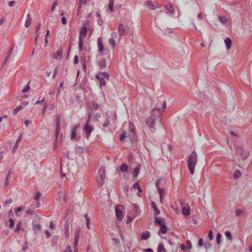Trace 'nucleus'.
Returning <instances> with one entry per match:
<instances>
[{"mask_svg":"<svg viewBox=\"0 0 252 252\" xmlns=\"http://www.w3.org/2000/svg\"><path fill=\"white\" fill-rule=\"evenodd\" d=\"M166 13L165 12H160L157 15L155 19L156 24L159 29L163 32V34L171 32V29L167 28L161 20L162 18H164L166 17Z\"/></svg>","mask_w":252,"mask_h":252,"instance_id":"obj_1","label":"nucleus"},{"mask_svg":"<svg viewBox=\"0 0 252 252\" xmlns=\"http://www.w3.org/2000/svg\"><path fill=\"white\" fill-rule=\"evenodd\" d=\"M197 162V154L195 151L191 152L189 156L187 161V166L191 175L194 173V169Z\"/></svg>","mask_w":252,"mask_h":252,"instance_id":"obj_2","label":"nucleus"},{"mask_svg":"<svg viewBox=\"0 0 252 252\" xmlns=\"http://www.w3.org/2000/svg\"><path fill=\"white\" fill-rule=\"evenodd\" d=\"M166 106V102L165 100H158L155 108L152 111V115L157 118H159L161 113L163 112Z\"/></svg>","mask_w":252,"mask_h":252,"instance_id":"obj_3","label":"nucleus"},{"mask_svg":"<svg viewBox=\"0 0 252 252\" xmlns=\"http://www.w3.org/2000/svg\"><path fill=\"white\" fill-rule=\"evenodd\" d=\"M105 168L101 166L98 171L96 180L99 186H102L104 183V178L105 176Z\"/></svg>","mask_w":252,"mask_h":252,"instance_id":"obj_4","label":"nucleus"},{"mask_svg":"<svg viewBox=\"0 0 252 252\" xmlns=\"http://www.w3.org/2000/svg\"><path fill=\"white\" fill-rule=\"evenodd\" d=\"M236 156L240 157L243 160H245L249 156V153L244 148L238 146L236 149Z\"/></svg>","mask_w":252,"mask_h":252,"instance_id":"obj_5","label":"nucleus"},{"mask_svg":"<svg viewBox=\"0 0 252 252\" xmlns=\"http://www.w3.org/2000/svg\"><path fill=\"white\" fill-rule=\"evenodd\" d=\"M90 119V117L89 116V119L86 121L84 127V130L85 132V136L87 139H89L91 133L94 129L92 125L91 124Z\"/></svg>","mask_w":252,"mask_h":252,"instance_id":"obj_6","label":"nucleus"},{"mask_svg":"<svg viewBox=\"0 0 252 252\" xmlns=\"http://www.w3.org/2000/svg\"><path fill=\"white\" fill-rule=\"evenodd\" d=\"M133 209L134 211V214H131L130 212L128 213L127 216V220L126 221V223H130L137 216H138L140 214L138 206L135 204H133Z\"/></svg>","mask_w":252,"mask_h":252,"instance_id":"obj_7","label":"nucleus"},{"mask_svg":"<svg viewBox=\"0 0 252 252\" xmlns=\"http://www.w3.org/2000/svg\"><path fill=\"white\" fill-rule=\"evenodd\" d=\"M159 118L156 117L154 116H151L150 117H148L146 120V125L150 128V131L151 132H153L155 130V128L154 126L155 124V122L156 120H158Z\"/></svg>","mask_w":252,"mask_h":252,"instance_id":"obj_8","label":"nucleus"},{"mask_svg":"<svg viewBox=\"0 0 252 252\" xmlns=\"http://www.w3.org/2000/svg\"><path fill=\"white\" fill-rule=\"evenodd\" d=\"M79 240L74 239L73 245V251H72L71 248L70 246L67 245L66 248L64 249L63 252H78V244Z\"/></svg>","mask_w":252,"mask_h":252,"instance_id":"obj_9","label":"nucleus"},{"mask_svg":"<svg viewBox=\"0 0 252 252\" xmlns=\"http://www.w3.org/2000/svg\"><path fill=\"white\" fill-rule=\"evenodd\" d=\"M127 26L128 24L126 22L124 23L119 24L118 28V31L120 37H121L125 34V32L126 31V30L127 29Z\"/></svg>","mask_w":252,"mask_h":252,"instance_id":"obj_10","label":"nucleus"},{"mask_svg":"<svg viewBox=\"0 0 252 252\" xmlns=\"http://www.w3.org/2000/svg\"><path fill=\"white\" fill-rule=\"evenodd\" d=\"M79 125H76L73 126L71 133V140H78L80 139V137L76 135L77 130L79 128Z\"/></svg>","mask_w":252,"mask_h":252,"instance_id":"obj_11","label":"nucleus"},{"mask_svg":"<svg viewBox=\"0 0 252 252\" xmlns=\"http://www.w3.org/2000/svg\"><path fill=\"white\" fill-rule=\"evenodd\" d=\"M182 213L185 216H189L190 214V207L188 204L181 203Z\"/></svg>","mask_w":252,"mask_h":252,"instance_id":"obj_12","label":"nucleus"},{"mask_svg":"<svg viewBox=\"0 0 252 252\" xmlns=\"http://www.w3.org/2000/svg\"><path fill=\"white\" fill-rule=\"evenodd\" d=\"M87 30L86 27L83 26L80 32L79 40H83V39L86 36Z\"/></svg>","mask_w":252,"mask_h":252,"instance_id":"obj_13","label":"nucleus"},{"mask_svg":"<svg viewBox=\"0 0 252 252\" xmlns=\"http://www.w3.org/2000/svg\"><path fill=\"white\" fill-rule=\"evenodd\" d=\"M115 213L118 220H121L123 219V214L122 212L119 209V206L115 207Z\"/></svg>","mask_w":252,"mask_h":252,"instance_id":"obj_14","label":"nucleus"},{"mask_svg":"<svg viewBox=\"0 0 252 252\" xmlns=\"http://www.w3.org/2000/svg\"><path fill=\"white\" fill-rule=\"evenodd\" d=\"M64 235L66 238H68L70 235V225L66 223L64 225Z\"/></svg>","mask_w":252,"mask_h":252,"instance_id":"obj_15","label":"nucleus"},{"mask_svg":"<svg viewBox=\"0 0 252 252\" xmlns=\"http://www.w3.org/2000/svg\"><path fill=\"white\" fill-rule=\"evenodd\" d=\"M24 228L23 227V224L21 222H18L16 226L14 231L16 233H20L21 232H23Z\"/></svg>","mask_w":252,"mask_h":252,"instance_id":"obj_16","label":"nucleus"},{"mask_svg":"<svg viewBox=\"0 0 252 252\" xmlns=\"http://www.w3.org/2000/svg\"><path fill=\"white\" fill-rule=\"evenodd\" d=\"M95 78L98 80L100 84V87H102L103 86H105L106 84V82L104 80V78L101 76H100V75L96 74L95 75Z\"/></svg>","mask_w":252,"mask_h":252,"instance_id":"obj_17","label":"nucleus"},{"mask_svg":"<svg viewBox=\"0 0 252 252\" xmlns=\"http://www.w3.org/2000/svg\"><path fill=\"white\" fill-rule=\"evenodd\" d=\"M13 50V47H11L8 52L7 53L6 57H5L4 61L3 62V64H5L9 59L11 54H12V52Z\"/></svg>","mask_w":252,"mask_h":252,"instance_id":"obj_18","label":"nucleus"},{"mask_svg":"<svg viewBox=\"0 0 252 252\" xmlns=\"http://www.w3.org/2000/svg\"><path fill=\"white\" fill-rule=\"evenodd\" d=\"M97 47L99 52H102L104 51L103 46L101 40L99 37L97 39Z\"/></svg>","mask_w":252,"mask_h":252,"instance_id":"obj_19","label":"nucleus"},{"mask_svg":"<svg viewBox=\"0 0 252 252\" xmlns=\"http://www.w3.org/2000/svg\"><path fill=\"white\" fill-rule=\"evenodd\" d=\"M140 169V166L138 165L136 168H135L133 171L132 172V175L133 177H136L139 173Z\"/></svg>","mask_w":252,"mask_h":252,"instance_id":"obj_20","label":"nucleus"},{"mask_svg":"<svg viewBox=\"0 0 252 252\" xmlns=\"http://www.w3.org/2000/svg\"><path fill=\"white\" fill-rule=\"evenodd\" d=\"M145 6L151 10H154L156 8V7L154 6L153 2L152 1H148L146 2L145 3Z\"/></svg>","mask_w":252,"mask_h":252,"instance_id":"obj_21","label":"nucleus"},{"mask_svg":"<svg viewBox=\"0 0 252 252\" xmlns=\"http://www.w3.org/2000/svg\"><path fill=\"white\" fill-rule=\"evenodd\" d=\"M31 23V18L30 14H28L27 15L26 21L25 23V26L27 28L29 27Z\"/></svg>","mask_w":252,"mask_h":252,"instance_id":"obj_22","label":"nucleus"},{"mask_svg":"<svg viewBox=\"0 0 252 252\" xmlns=\"http://www.w3.org/2000/svg\"><path fill=\"white\" fill-rule=\"evenodd\" d=\"M113 6H114V0H109L108 3V10L110 12H112L113 11Z\"/></svg>","mask_w":252,"mask_h":252,"instance_id":"obj_23","label":"nucleus"},{"mask_svg":"<svg viewBox=\"0 0 252 252\" xmlns=\"http://www.w3.org/2000/svg\"><path fill=\"white\" fill-rule=\"evenodd\" d=\"M152 206L154 210L155 215H158V214H159L160 213V211L158 209L156 204L153 201H152Z\"/></svg>","mask_w":252,"mask_h":252,"instance_id":"obj_24","label":"nucleus"},{"mask_svg":"<svg viewBox=\"0 0 252 252\" xmlns=\"http://www.w3.org/2000/svg\"><path fill=\"white\" fill-rule=\"evenodd\" d=\"M21 139H22V135H20L18 138H17L16 142H15V145H14L13 147V151H15L16 149L17 148L18 146V145H19V142H20V141L21 140Z\"/></svg>","mask_w":252,"mask_h":252,"instance_id":"obj_25","label":"nucleus"},{"mask_svg":"<svg viewBox=\"0 0 252 252\" xmlns=\"http://www.w3.org/2000/svg\"><path fill=\"white\" fill-rule=\"evenodd\" d=\"M166 9L168 10L171 14H174L175 10L173 8V6L171 4H168L166 6Z\"/></svg>","mask_w":252,"mask_h":252,"instance_id":"obj_26","label":"nucleus"},{"mask_svg":"<svg viewBox=\"0 0 252 252\" xmlns=\"http://www.w3.org/2000/svg\"><path fill=\"white\" fill-rule=\"evenodd\" d=\"M232 41L230 38H226L225 40V44L227 49H229L231 46Z\"/></svg>","mask_w":252,"mask_h":252,"instance_id":"obj_27","label":"nucleus"},{"mask_svg":"<svg viewBox=\"0 0 252 252\" xmlns=\"http://www.w3.org/2000/svg\"><path fill=\"white\" fill-rule=\"evenodd\" d=\"M127 165L125 163L122 164L120 167V171L123 173L126 172L127 170Z\"/></svg>","mask_w":252,"mask_h":252,"instance_id":"obj_28","label":"nucleus"},{"mask_svg":"<svg viewBox=\"0 0 252 252\" xmlns=\"http://www.w3.org/2000/svg\"><path fill=\"white\" fill-rule=\"evenodd\" d=\"M241 172L238 170H235L233 174V177L236 179H237L239 178H240L241 176Z\"/></svg>","mask_w":252,"mask_h":252,"instance_id":"obj_29","label":"nucleus"},{"mask_svg":"<svg viewBox=\"0 0 252 252\" xmlns=\"http://www.w3.org/2000/svg\"><path fill=\"white\" fill-rule=\"evenodd\" d=\"M81 234V232L80 229L76 230L74 232V239L79 240Z\"/></svg>","mask_w":252,"mask_h":252,"instance_id":"obj_30","label":"nucleus"},{"mask_svg":"<svg viewBox=\"0 0 252 252\" xmlns=\"http://www.w3.org/2000/svg\"><path fill=\"white\" fill-rule=\"evenodd\" d=\"M39 26H38L36 28V31H35V37H34V42L35 44H36L37 42V39H38V37L39 36V32H38V31H39Z\"/></svg>","mask_w":252,"mask_h":252,"instance_id":"obj_31","label":"nucleus"},{"mask_svg":"<svg viewBox=\"0 0 252 252\" xmlns=\"http://www.w3.org/2000/svg\"><path fill=\"white\" fill-rule=\"evenodd\" d=\"M158 252H166V250L162 244H159Z\"/></svg>","mask_w":252,"mask_h":252,"instance_id":"obj_32","label":"nucleus"},{"mask_svg":"<svg viewBox=\"0 0 252 252\" xmlns=\"http://www.w3.org/2000/svg\"><path fill=\"white\" fill-rule=\"evenodd\" d=\"M62 51L58 50L56 55L53 57V58L56 59H61L62 58Z\"/></svg>","mask_w":252,"mask_h":252,"instance_id":"obj_33","label":"nucleus"},{"mask_svg":"<svg viewBox=\"0 0 252 252\" xmlns=\"http://www.w3.org/2000/svg\"><path fill=\"white\" fill-rule=\"evenodd\" d=\"M149 237V232L148 231L143 233L141 235V238L143 240H146L148 239Z\"/></svg>","mask_w":252,"mask_h":252,"instance_id":"obj_34","label":"nucleus"},{"mask_svg":"<svg viewBox=\"0 0 252 252\" xmlns=\"http://www.w3.org/2000/svg\"><path fill=\"white\" fill-rule=\"evenodd\" d=\"M160 231L162 233H165L167 231V227L164 224L160 225Z\"/></svg>","mask_w":252,"mask_h":252,"instance_id":"obj_35","label":"nucleus"},{"mask_svg":"<svg viewBox=\"0 0 252 252\" xmlns=\"http://www.w3.org/2000/svg\"><path fill=\"white\" fill-rule=\"evenodd\" d=\"M108 43L111 46L112 48L113 49L115 45V39L113 38H110L108 40Z\"/></svg>","mask_w":252,"mask_h":252,"instance_id":"obj_36","label":"nucleus"},{"mask_svg":"<svg viewBox=\"0 0 252 252\" xmlns=\"http://www.w3.org/2000/svg\"><path fill=\"white\" fill-rule=\"evenodd\" d=\"M97 75H100V76H101L102 77H104L106 79H108V78H109V74L107 72H100Z\"/></svg>","mask_w":252,"mask_h":252,"instance_id":"obj_37","label":"nucleus"},{"mask_svg":"<svg viewBox=\"0 0 252 252\" xmlns=\"http://www.w3.org/2000/svg\"><path fill=\"white\" fill-rule=\"evenodd\" d=\"M220 21L223 24H226L227 22V19L223 16H219V17Z\"/></svg>","mask_w":252,"mask_h":252,"instance_id":"obj_38","label":"nucleus"},{"mask_svg":"<svg viewBox=\"0 0 252 252\" xmlns=\"http://www.w3.org/2000/svg\"><path fill=\"white\" fill-rule=\"evenodd\" d=\"M24 211V208L22 207H20L17 208L15 210V213L16 216H19V213L22 211Z\"/></svg>","mask_w":252,"mask_h":252,"instance_id":"obj_39","label":"nucleus"},{"mask_svg":"<svg viewBox=\"0 0 252 252\" xmlns=\"http://www.w3.org/2000/svg\"><path fill=\"white\" fill-rule=\"evenodd\" d=\"M23 107L21 106H19L15 108L13 111V113L14 115H16L19 111L21 110Z\"/></svg>","mask_w":252,"mask_h":252,"instance_id":"obj_40","label":"nucleus"},{"mask_svg":"<svg viewBox=\"0 0 252 252\" xmlns=\"http://www.w3.org/2000/svg\"><path fill=\"white\" fill-rule=\"evenodd\" d=\"M158 190H159V196H160V202H162L163 195L164 193V189H159Z\"/></svg>","mask_w":252,"mask_h":252,"instance_id":"obj_41","label":"nucleus"},{"mask_svg":"<svg viewBox=\"0 0 252 252\" xmlns=\"http://www.w3.org/2000/svg\"><path fill=\"white\" fill-rule=\"evenodd\" d=\"M155 222L158 223V224H159L160 225L161 224H162L163 223H162V219L161 218H159V217H156L155 219Z\"/></svg>","mask_w":252,"mask_h":252,"instance_id":"obj_42","label":"nucleus"},{"mask_svg":"<svg viewBox=\"0 0 252 252\" xmlns=\"http://www.w3.org/2000/svg\"><path fill=\"white\" fill-rule=\"evenodd\" d=\"M221 235L220 233H218L217 235V243L219 244L221 242Z\"/></svg>","mask_w":252,"mask_h":252,"instance_id":"obj_43","label":"nucleus"},{"mask_svg":"<svg viewBox=\"0 0 252 252\" xmlns=\"http://www.w3.org/2000/svg\"><path fill=\"white\" fill-rule=\"evenodd\" d=\"M243 210L240 209L236 210L235 215L237 216L241 215L243 213Z\"/></svg>","mask_w":252,"mask_h":252,"instance_id":"obj_44","label":"nucleus"},{"mask_svg":"<svg viewBox=\"0 0 252 252\" xmlns=\"http://www.w3.org/2000/svg\"><path fill=\"white\" fill-rule=\"evenodd\" d=\"M225 235L226 237L230 240H231L232 239L231 233L229 231H226L225 233Z\"/></svg>","mask_w":252,"mask_h":252,"instance_id":"obj_45","label":"nucleus"},{"mask_svg":"<svg viewBox=\"0 0 252 252\" xmlns=\"http://www.w3.org/2000/svg\"><path fill=\"white\" fill-rule=\"evenodd\" d=\"M85 217L86 221V225H87V227L88 229H90V225H89V223H90V219H89V218L88 217V216H87V215H85Z\"/></svg>","mask_w":252,"mask_h":252,"instance_id":"obj_46","label":"nucleus"},{"mask_svg":"<svg viewBox=\"0 0 252 252\" xmlns=\"http://www.w3.org/2000/svg\"><path fill=\"white\" fill-rule=\"evenodd\" d=\"M59 200L61 199V196H63V200L66 202V199H65V193L63 192H61V191H60L59 192Z\"/></svg>","mask_w":252,"mask_h":252,"instance_id":"obj_47","label":"nucleus"},{"mask_svg":"<svg viewBox=\"0 0 252 252\" xmlns=\"http://www.w3.org/2000/svg\"><path fill=\"white\" fill-rule=\"evenodd\" d=\"M109 125H110V121L108 119H107L103 125V127L104 128L107 127Z\"/></svg>","mask_w":252,"mask_h":252,"instance_id":"obj_48","label":"nucleus"},{"mask_svg":"<svg viewBox=\"0 0 252 252\" xmlns=\"http://www.w3.org/2000/svg\"><path fill=\"white\" fill-rule=\"evenodd\" d=\"M10 176V174H8L6 177V180L4 182V188H6V186L8 185L9 184V182H8V179L9 178Z\"/></svg>","mask_w":252,"mask_h":252,"instance_id":"obj_49","label":"nucleus"},{"mask_svg":"<svg viewBox=\"0 0 252 252\" xmlns=\"http://www.w3.org/2000/svg\"><path fill=\"white\" fill-rule=\"evenodd\" d=\"M40 195H41V194L39 192H36L34 196V199L35 200H38L39 199V197H40Z\"/></svg>","mask_w":252,"mask_h":252,"instance_id":"obj_50","label":"nucleus"},{"mask_svg":"<svg viewBox=\"0 0 252 252\" xmlns=\"http://www.w3.org/2000/svg\"><path fill=\"white\" fill-rule=\"evenodd\" d=\"M83 45V40H79L78 47L80 51L82 50V47Z\"/></svg>","mask_w":252,"mask_h":252,"instance_id":"obj_51","label":"nucleus"},{"mask_svg":"<svg viewBox=\"0 0 252 252\" xmlns=\"http://www.w3.org/2000/svg\"><path fill=\"white\" fill-rule=\"evenodd\" d=\"M208 237H209V239L211 240L213 239L214 236H213L212 230L209 231V233H208Z\"/></svg>","mask_w":252,"mask_h":252,"instance_id":"obj_52","label":"nucleus"},{"mask_svg":"<svg viewBox=\"0 0 252 252\" xmlns=\"http://www.w3.org/2000/svg\"><path fill=\"white\" fill-rule=\"evenodd\" d=\"M57 1H55L53 2V4H52V5L51 6V11H53L54 10V9H55L56 6H57Z\"/></svg>","mask_w":252,"mask_h":252,"instance_id":"obj_53","label":"nucleus"},{"mask_svg":"<svg viewBox=\"0 0 252 252\" xmlns=\"http://www.w3.org/2000/svg\"><path fill=\"white\" fill-rule=\"evenodd\" d=\"M9 227H12L14 225V222L13 219H10L9 220Z\"/></svg>","mask_w":252,"mask_h":252,"instance_id":"obj_54","label":"nucleus"},{"mask_svg":"<svg viewBox=\"0 0 252 252\" xmlns=\"http://www.w3.org/2000/svg\"><path fill=\"white\" fill-rule=\"evenodd\" d=\"M204 246L206 249L211 248L212 246L211 244L208 242H205L204 244Z\"/></svg>","mask_w":252,"mask_h":252,"instance_id":"obj_55","label":"nucleus"},{"mask_svg":"<svg viewBox=\"0 0 252 252\" xmlns=\"http://www.w3.org/2000/svg\"><path fill=\"white\" fill-rule=\"evenodd\" d=\"M126 137V132H123L120 137V140L121 141H122L125 139V138Z\"/></svg>","mask_w":252,"mask_h":252,"instance_id":"obj_56","label":"nucleus"},{"mask_svg":"<svg viewBox=\"0 0 252 252\" xmlns=\"http://www.w3.org/2000/svg\"><path fill=\"white\" fill-rule=\"evenodd\" d=\"M186 248L187 249H189V250L191 249L192 245H191V242L190 241H187Z\"/></svg>","mask_w":252,"mask_h":252,"instance_id":"obj_57","label":"nucleus"},{"mask_svg":"<svg viewBox=\"0 0 252 252\" xmlns=\"http://www.w3.org/2000/svg\"><path fill=\"white\" fill-rule=\"evenodd\" d=\"M111 38L116 39L117 38V33L116 32H113L111 34Z\"/></svg>","mask_w":252,"mask_h":252,"instance_id":"obj_58","label":"nucleus"},{"mask_svg":"<svg viewBox=\"0 0 252 252\" xmlns=\"http://www.w3.org/2000/svg\"><path fill=\"white\" fill-rule=\"evenodd\" d=\"M203 239L202 238H200L198 240V245L199 247H202L203 246Z\"/></svg>","mask_w":252,"mask_h":252,"instance_id":"obj_59","label":"nucleus"},{"mask_svg":"<svg viewBox=\"0 0 252 252\" xmlns=\"http://www.w3.org/2000/svg\"><path fill=\"white\" fill-rule=\"evenodd\" d=\"M112 241L113 242V243L116 245L117 246L119 244V241L116 239V238H113Z\"/></svg>","mask_w":252,"mask_h":252,"instance_id":"obj_60","label":"nucleus"},{"mask_svg":"<svg viewBox=\"0 0 252 252\" xmlns=\"http://www.w3.org/2000/svg\"><path fill=\"white\" fill-rule=\"evenodd\" d=\"M44 233H45V236H46V238H49V237H50V236H51V234H50V232H49L48 230H45V231H44Z\"/></svg>","mask_w":252,"mask_h":252,"instance_id":"obj_61","label":"nucleus"},{"mask_svg":"<svg viewBox=\"0 0 252 252\" xmlns=\"http://www.w3.org/2000/svg\"><path fill=\"white\" fill-rule=\"evenodd\" d=\"M139 185L138 183H135L132 186V189H137L139 188Z\"/></svg>","mask_w":252,"mask_h":252,"instance_id":"obj_62","label":"nucleus"},{"mask_svg":"<svg viewBox=\"0 0 252 252\" xmlns=\"http://www.w3.org/2000/svg\"><path fill=\"white\" fill-rule=\"evenodd\" d=\"M30 90V86L29 85L27 86L24 89H23V93H26Z\"/></svg>","mask_w":252,"mask_h":252,"instance_id":"obj_63","label":"nucleus"},{"mask_svg":"<svg viewBox=\"0 0 252 252\" xmlns=\"http://www.w3.org/2000/svg\"><path fill=\"white\" fill-rule=\"evenodd\" d=\"M61 22L63 25H65L66 24V18L65 17H63L61 19Z\"/></svg>","mask_w":252,"mask_h":252,"instance_id":"obj_64","label":"nucleus"}]
</instances>
